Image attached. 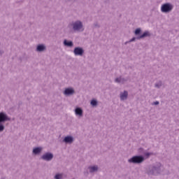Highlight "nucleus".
Returning <instances> with one entry per match:
<instances>
[{"instance_id": "obj_10", "label": "nucleus", "mask_w": 179, "mask_h": 179, "mask_svg": "<svg viewBox=\"0 0 179 179\" xmlns=\"http://www.w3.org/2000/svg\"><path fill=\"white\" fill-rule=\"evenodd\" d=\"M128 78H122V76H120L119 78H116L115 79V83H122V85H124L125 82H128Z\"/></svg>"}, {"instance_id": "obj_16", "label": "nucleus", "mask_w": 179, "mask_h": 179, "mask_svg": "<svg viewBox=\"0 0 179 179\" xmlns=\"http://www.w3.org/2000/svg\"><path fill=\"white\" fill-rule=\"evenodd\" d=\"M42 150H43V148L41 147H36L33 149L32 153L34 155H40V153H41Z\"/></svg>"}, {"instance_id": "obj_3", "label": "nucleus", "mask_w": 179, "mask_h": 179, "mask_svg": "<svg viewBox=\"0 0 179 179\" xmlns=\"http://www.w3.org/2000/svg\"><path fill=\"white\" fill-rule=\"evenodd\" d=\"M70 26H71L74 31L80 32L85 30V28H83V22H82V21L80 20H76L71 22V24H70Z\"/></svg>"}, {"instance_id": "obj_13", "label": "nucleus", "mask_w": 179, "mask_h": 179, "mask_svg": "<svg viewBox=\"0 0 179 179\" xmlns=\"http://www.w3.org/2000/svg\"><path fill=\"white\" fill-rule=\"evenodd\" d=\"M46 49L45 45L39 44L37 45L36 51H37V52H43V51H45Z\"/></svg>"}, {"instance_id": "obj_19", "label": "nucleus", "mask_w": 179, "mask_h": 179, "mask_svg": "<svg viewBox=\"0 0 179 179\" xmlns=\"http://www.w3.org/2000/svg\"><path fill=\"white\" fill-rule=\"evenodd\" d=\"M91 106L92 107H96L98 104L97 100L96 99H92L90 102Z\"/></svg>"}, {"instance_id": "obj_20", "label": "nucleus", "mask_w": 179, "mask_h": 179, "mask_svg": "<svg viewBox=\"0 0 179 179\" xmlns=\"http://www.w3.org/2000/svg\"><path fill=\"white\" fill-rule=\"evenodd\" d=\"M153 155V152H145L144 153V156L145 157V160H146V159H149V157H150V156H152Z\"/></svg>"}, {"instance_id": "obj_14", "label": "nucleus", "mask_w": 179, "mask_h": 179, "mask_svg": "<svg viewBox=\"0 0 179 179\" xmlns=\"http://www.w3.org/2000/svg\"><path fill=\"white\" fill-rule=\"evenodd\" d=\"M63 44L65 47H69L70 48L73 47V42L72 41H68L65 39L63 42Z\"/></svg>"}, {"instance_id": "obj_23", "label": "nucleus", "mask_w": 179, "mask_h": 179, "mask_svg": "<svg viewBox=\"0 0 179 179\" xmlns=\"http://www.w3.org/2000/svg\"><path fill=\"white\" fill-rule=\"evenodd\" d=\"M159 104H160V102H159V101H156L152 103V106H159Z\"/></svg>"}, {"instance_id": "obj_15", "label": "nucleus", "mask_w": 179, "mask_h": 179, "mask_svg": "<svg viewBox=\"0 0 179 179\" xmlns=\"http://www.w3.org/2000/svg\"><path fill=\"white\" fill-rule=\"evenodd\" d=\"M128 99V91H124L120 93V100L124 101Z\"/></svg>"}, {"instance_id": "obj_7", "label": "nucleus", "mask_w": 179, "mask_h": 179, "mask_svg": "<svg viewBox=\"0 0 179 179\" xmlns=\"http://www.w3.org/2000/svg\"><path fill=\"white\" fill-rule=\"evenodd\" d=\"M41 159L45 162H51V160L54 159V154L51 152H46L41 157Z\"/></svg>"}, {"instance_id": "obj_4", "label": "nucleus", "mask_w": 179, "mask_h": 179, "mask_svg": "<svg viewBox=\"0 0 179 179\" xmlns=\"http://www.w3.org/2000/svg\"><path fill=\"white\" fill-rule=\"evenodd\" d=\"M145 162V157L143 155H135L128 159V163L132 164H142Z\"/></svg>"}, {"instance_id": "obj_17", "label": "nucleus", "mask_w": 179, "mask_h": 179, "mask_svg": "<svg viewBox=\"0 0 179 179\" xmlns=\"http://www.w3.org/2000/svg\"><path fill=\"white\" fill-rule=\"evenodd\" d=\"M88 169L90 170V173H96V171H99V166H89Z\"/></svg>"}, {"instance_id": "obj_18", "label": "nucleus", "mask_w": 179, "mask_h": 179, "mask_svg": "<svg viewBox=\"0 0 179 179\" xmlns=\"http://www.w3.org/2000/svg\"><path fill=\"white\" fill-rule=\"evenodd\" d=\"M134 34L135 36H141V34H142V29L141 28L136 29V30L134 31Z\"/></svg>"}, {"instance_id": "obj_1", "label": "nucleus", "mask_w": 179, "mask_h": 179, "mask_svg": "<svg viewBox=\"0 0 179 179\" xmlns=\"http://www.w3.org/2000/svg\"><path fill=\"white\" fill-rule=\"evenodd\" d=\"M163 164L160 162H156L155 164L148 166L146 173L148 176H160L163 173Z\"/></svg>"}, {"instance_id": "obj_25", "label": "nucleus", "mask_w": 179, "mask_h": 179, "mask_svg": "<svg viewBox=\"0 0 179 179\" xmlns=\"http://www.w3.org/2000/svg\"><path fill=\"white\" fill-rule=\"evenodd\" d=\"M129 41H126L125 43H124V44H125V45H127V44H129Z\"/></svg>"}, {"instance_id": "obj_9", "label": "nucleus", "mask_w": 179, "mask_h": 179, "mask_svg": "<svg viewBox=\"0 0 179 179\" xmlns=\"http://www.w3.org/2000/svg\"><path fill=\"white\" fill-rule=\"evenodd\" d=\"M73 94H75V90L72 87L66 88L64 91V94L65 96H71Z\"/></svg>"}, {"instance_id": "obj_12", "label": "nucleus", "mask_w": 179, "mask_h": 179, "mask_svg": "<svg viewBox=\"0 0 179 179\" xmlns=\"http://www.w3.org/2000/svg\"><path fill=\"white\" fill-rule=\"evenodd\" d=\"M76 115H78V117H83V109L80 107H77L75 109Z\"/></svg>"}, {"instance_id": "obj_6", "label": "nucleus", "mask_w": 179, "mask_h": 179, "mask_svg": "<svg viewBox=\"0 0 179 179\" xmlns=\"http://www.w3.org/2000/svg\"><path fill=\"white\" fill-rule=\"evenodd\" d=\"M150 32H149V31H145L141 35L137 37H133L129 41V43H132L136 40H141V38H145V37H150Z\"/></svg>"}, {"instance_id": "obj_8", "label": "nucleus", "mask_w": 179, "mask_h": 179, "mask_svg": "<svg viewBox=\"0 0 179 179\" xmlns=\"http://www.w3.org/2000/svg\"><path fill=\"white\" fill-rule=\"evenodd\" d=\"M73 54L76 57H83L85 54V50H83V48L81 47H76L73 50Z\"/></svg>"}, {"instance_id": "obj_26", "label": "nucleus", "mask_w": 179, "mask_h": 179, "mask_svg": "<svg viewBox=\"0 0 179 179\" xmlns=\"http://www.w3.org/2000/svg\"><path fill=\"white\" fill-rule=\"evenodd\" d=\"M140 150H143V148H140Z\"/></svg>"}, {"instance_id": "obj_22", "label": "nucleus", "mask_w": 179, "mask_h": 179, "mask_svg": "<svg viewBox=\"0 0 179 179\" xmlns=\"http://www.w3.org/2000/svg\"><path fill=\"white\" fill-rule=\"evenodd\" d=\"M55 179H62V173H57L55 176Z\"/></svg>"}, {"instance_id": "obj_2", "label": "nucleus", "mask_w": 179, "mask_h": 179, "mask_svg": "<svg viewBox=\"0 0 179 179\" xmlns=\"http://www.w3.org/2000/svg\"><path fill=\"white\" fill-rule=\"evenodd\" d=\"M6 121H10L9 116L4 112H0V132L5 131V122Z\"/></svg>"}, {"instance_id": "obj_21", "label": "nucleus", "mask_w": 179, "mask_h": 179, "mask_svg": "<svg viewBox=\"0 0 179 179\" xmlns=\"http://www.w3.org/2000/svg\"><path fill=\"white\" fill-rule=\"evenodd\" d=\"M162 85H163V83H162V81H159L158 83H155V86L157 89H160V87L162 86Z\"/></svg>"}, {"instance_id": "obj_5", "label": "nucleus", "mask_w": 179, "mask_h": 179, "mask_svg": "<svg viewBox=\"0 0 179 179\" xmlns=\"http://www.w3.org/2000/svg\"><path fill=\"white\" fill-rule=\"evenodd\" d=\"M173 9H174V6L171 3H165L161 6L162 13H170Z\"/></svg>"}, {"instance_id": "obj_24", "label": "nucleus", "mask_w": 179, "mask_h": 179, "mask_svg": "<svg viewBox=\"0 0 179 179\" xmlns=\"http://www.w3.org/2000/svg\"><path fill=\"white\" fill-rule=\"evenodd\" d=\"M94 27H97L98 29L100 28V24H99V23H97V22H94Z\"/></svg>"}, {"instance_id": "obj_27", "label": "nucleus", "mask_w": 179, "mask_h": 179, "mask_svg": "<svg viewBox=\"0 0 179 179\" xmlns=\"http://www.w3.org/2000/svg\"><path fill=\"white\" fill-rule=\"evenodd\" d=\"M1 179H5V178H2Z\"/></svg>"}, {"instance_id": "obj_11", "label": "nucleus", "mask_w": 179, "mask_h": 179, "mask_svg": "<svg viewBox=\"0 0 179 179\" xmlns=\"http://www.w3.org/2000/svg\"><path fill=\"white\" fill-rule=\"evenodd\" d=\"M62 142L71 145V143H73V137L71 136H66V137H64Z\"/></svg>"}, {"instance_id": "obj_28", "label": "nucleus", "mask_w": 179, "mask_h": 179, "mask_svg": "<svg viewBox=\"0 0 179 179\" xmlns=\"http://www.w3.org/2000/svg\"><path fill=\"white\" fill-rule=\"evenodd\" d=\"M67 1H71V0H67Z\"/></svg>"}]
</instances>
